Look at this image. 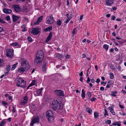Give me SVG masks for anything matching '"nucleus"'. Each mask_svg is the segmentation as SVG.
<instances>
[{
  "instance_id": "obj_1",
  "label": "nucleus",
  "mask_w": 126,
  "mask_h": 126,
  "mask_svg": "<svg viewBox=\"0 0 126 126\" xmlns=\"http://www.w3.org/2000/svg\"><path fill=\"white\" fill-rule=\"evenodd\" d=\"M16 85L21 88H25L26 86V82L22 78H19L16 81Z\"/></svg>"
},
{
  "instance_id": "obj_2",
  "label": "nucleus",
  "mask_w": 126,
  "mask_h": 126,
  "mask_svg": "<svg viewBox=\"0 0 126 126\" xmlns=\"http://www.w3.org/2000/svg\"><path fill=\"white\" fill-rule=\"evenodd\" d=\"M46 115L49 122H51L53 121L54 118L52 111L50 110H47L46 113Z\"/></svg>"
},
{
  "instance_id": "obj_3",
  "label": "nucleus",
  "mask_w": 126,
  "mask_h": 126,
  "mask_svg": "<svg viewBox=\"0 0 126 126\" xmlns=\"http://www.w3.org/2000/svg\"><path fill=\"white\" fill-rule=\"evenodd\" d=\"M50 105L53 110L55 111L58 108V106L59 104L56 102L55 100H54L53 101H51Z\"/></svg>"
},
{
  "instance_id": "obj_4",
  "label": "nucleus",
  "mask_w": 126,
  "mask_h": 126,
  "mask_svg": "<svg viewBox=\"0 0 126 126\" xmlns=\"http://www.w3.org/2000/svg\"><path fill=\"white\" fill-rule=\"evenodd\" d=\"M13 50L11 49H7L6 50V55L9 58H12L13 55Z\"/></svg>"
},
{
  "instance_id": "obj_5",
  "label": "nucleus",
  "mask_w": 126,
  "mask_h": 126,
  "mask_svg": "<svg viewBox=\"0 0 126 126\" xmlns=\"http://www.w3.org/2000/svg\"><path fill=\"white\" fill-rule=\"evenodd\" d=\"M54 19L52 16H49L47 18V23L49 24H53L54 22Z\"/></svg>"
},
{
  "instance_id": "obj_6",
  "label": "nucleus",
  "mask_w": 126,
  "mask_h": 126,
  "mask_svg": "<svg viewBox=\"0 0 126 126\" xmlns=\"http://www.w3.org/2000/svg\"><path fill=\"white\" fill-rule=\"evenodd\" d=\"M55 94L58 96H64V92L61 90H55L54 91Z\"/></svg>"
},
{
  "instance_id": "obj_7",
  "label": "nucleus",
  "mask_w": 126,
  "mask_h": 126,
  "mask_svg": "<svg viewBox=\"0 0 126 126\" xmlns=\"http://www.w3.org/2000/svg\"><path fill=\"white\" fill-rule=\"evenodd\" d=\"M39 119L38 117L35 116L32 120L31 122L30 125L31 126H33L34 124L35 123H38Z\"/></svg>"
},
{
  "instance_id": "obj_8",
  "label": "nucleus",
  "mask_w": 126,
  "mask_h": 126,
  "mask_svg": "<svg viewBox=\"0 0 126 126\" xmlns=\"http://www.w3.org/2000/svg\"><path fill=\"white\" fill-rule=\"evenodd\" d=\"M36 57H38V58L41 57L42 59H43L44 55L43 52L41 50H38L36 54Z\"/></svg>"
},
{
  "instance_id": "obj_9",
  "label": "nucleus",
  "mask_w": 126,
  "mask_h": 126,
  "mask_svg": "<svg viewBox=\"0 0 126 126\" xmlns=\"http://www.w3.org/2000/svg\"><path fill=\"white\" fill-rule=\"evenodd\" d=\"M39 28L36 27V28H33L31 32V33L34 35H36L39 34Z\"/></svg>"
},
{
  "instance_id": "obj_10",
  "label": "nucleus",
  "mask_w": 126,
  "mask_h": 126,
  "mask_svg": "<svg viewBox=\"0 0 126 126\" xmlns=\"http://www.w3.org/2000/svg\"><path fill=\"white\" fill-rule=\"evenodd\" d=\"M42 63V69L43 72H45L48 67V65L47 64L46 62L45 61L43 62Z\"/></svg>"
},
{
  "instance_id": "obj_11",
  "label": "nucleus",
  "mask_w": 126,
  "mask_h": 126,
  "mask_svg": "<svg viewBox=\"0 0 126 126\" xmlns=\"http://www.w3.org/2000/svg\"><path fill=\"white\" fill-rule=\"evenodd\" d=\"M43 59L41 58H38V57H36L35 60V64H40L42 61Z\"/></svg>"
},
{
  "instance_id": "obj_12",
  "label": "nucleus",
  "mask_w": 126,
  "mask_h": 126,
  "mask_svg": "<svg viewBox=\"0 0 126 126\" xmlns=\"http://www.w3.org/2000/svg\"><path fill=\"white\" fill-rule=\"evenodd\" d=\"M28 95L26 94V95L24 97V100H23L21 101L20 102V104L22 105H24L26 103L28 99Z\"/></svg>"
},
{
  "instance_id": "obj_13",
  "label": "nucleus",
  "mask_w": 126,
  "mask_h": 126,
  "mask_svg": "<svg viewBox=\"0 0 126 126\" xmlns=\"http://www.w3.org/2000/svg\"><path fill=\"white\" fill-rule=\"evenodd\" d=\"M4 13L6 14H10L12 12V10L10 9H7L4 8L3 9Z\"/></svg>"
},
{
  "instance_id": "obj_14",
  "label": "nucleus",
  "mask_w": 126,
  "mask_h": 126,
  "mask_svg": "<svg viewBox=\"0 0 126 126\" xmlns=\"http://www.w3.org/2000/svg\"><path fill=\"white\" fill-rule=\"evenodd\" d=\"M114 2L112 0H106L105 2L106 5L108 6H110Z\"/></svg>"
},
{
  "instance_id": "obj_15",
  "label": "nucleus",
  "mask_w": 126,
  "mask_h": 126,
  "mask_svg": "<svg viewBox=\"0 0 126 126\" xmlns=\"http://www.w3.org/2000/svg\"><path fill=\"white\" fill-rule=\"evenodd\" d=\"M43 90V88L42 87L41 88L37 89L36 91V96H42V91Z\"/></svg>"
},
{
  "instance_id": "obj_16",
  "label": "nucleus",
  "mask_w": 126,
  "mask_h": 126,
  "mask_svg": "<svg viewBox=\"0 0 126 126\" xmlns=\"http://www.w3.org/2000/svg\"><path fill=\"white\" fill-rule=\"evenodd\" d=\"M13 7L16 12H19L20 10V8L18 5H14L13 6Z\"/></svg>"
},
{
  "instance_id": "obj_17",
  "label": "nucleus",
  "mask_w": 126,
  "mask_h": 126,
  "mask_svg": "<svg viewBox=\"0 0 126 126\" xmlns=\"http://www.w3.org/2000/svg\"><path fill=\"white\" fill-rule=\"evenodd\" d=\"M19 17L14 15H12V19L13 22H15L19 18Z\"/></svg>"
},
{
  "instance_id": "obj_18",
  "label": "nucleus",
  "mask_w": 126,
  "mask_h": 126,
  "mask_svg": "<svg viewBox=\"0 0 126 126\" xmlns=\"http://www.w3.org/2000/svg\"><path fill=\"white\" fill-rule=\"evenodd\" d=\"M52 32H50L49 33L48 36L46 40V42H48L51 39L52 36Z\"/></svg>"
},
{
  "instance_id": "obj_19",
  "label": "nucleus",
  "mask_w": 126,
  "mask_h": 126,
  "mask_svg": "<svg viewBox=\"0 0 126 126\" xmlns=\"http://www.w3.org/2000/svg\"><path fill=\"white\" fill-rule=\"evenodd\" d=\"M23 66L24 67V69L25 71L28 70L30 68V66L28 63L25 64Z\"/></svg>"
},
{
  "instance_id": "obj_20",
  "label": "nucleus",
  "mask_w": 126,
  "mask_h": 126,
  "mask_svg": "<svg viewBox=\"0 0 126 126\" xmlns=\"http://www.w3.org/2000/svg\"><path fill=\"white\" fill-rule=\"evenodd\" d=\"M56 102L58 103L59 105L62 103V98L61 97L57 98L56 100H55Z\"/></svg>"
},
{
  "instance_id": "obj_21",
  "label": "nucleus",
  "mask_w": 126,
  "mask_h": 126,
  "mask_svg": "<svg viewBox=\"0 0 126 126\" xmlns=\"http://www.w3.org/2000/svg\"><path fill=\"white\" fill-rule=\"evenodd\" d=\"M52 26H50L45 29L44 30V31L45 32H47L48 31H50L52 29Z\"/></svg>"
},
{
  "instance_id": "obj_22",
  "label": "nucleus",
  "mask_w": 126,
  "mask_h": 126,
  "mask_svg": "<svg viewBox=\"0 0 126 126\" xmlns=\"http://www.w3.org/2000/svg\"><path fill=\"white\" fill-rule=\"evenodd\" d=\"M108 109L110 110V112L113 115H115V113L114 111L113 108L111 107H109Z\"/></svg>"
},
{
  "instance_id": "obj_23",
  "label": "nucleus",
  "mask_w": 126,
  "mask_h": 126,
  "mask_svg": "<svg viewBox=\"0 0 126 126\" xmlns=\"http://www.w3.org/2000/svg\"><path fill=\"white\" fill-rule=\"evenodd\" d=\"M2 105L4 106L6 108H7L8 107V103L7 102H6L4 101H2L1 102Z\"/></svg>"
},
{
  "instance_id": "obj_24",
  "label": "nucleus",
  "mask_w": 126,
  "mask_h": 126,
  "mask_svg": "<svg viewBox=\"0 0 126 126\" xmlns=\"http://www.w3.org/2000/svg\"><path fill=\"white\" fill-rule=\"evenodd\" d=\"M21 28H22V31L23 32L26 31H27L26 28L25 26V25L24 24L23 25L21 26Z\"/></svg>"
},
{
  "instance_id": "obj_25",
  "label": "nucleus",
  "mask_w": 126,
  "mask_h": 126,
  "mask_svg": "<svg viewBox=\"0 0 126 126\" xmlns=\"http://www.w3.org/2000/svg\"><path fill=\"white\" fill-rule=\"evenodd\" d=\"M6 124L5 120V119L3 120L0 123V126H3Z\"/></svg>"
},
{
  "instance_id": "obj_26",
  "label": "nucleus",
  "mask_w": 126,
  "mask_h": 126,
  "mask_svg": "<svg viewBox=\"0 0 126 126\" xmlns=\"http://www.w3.org/2000/svg\"><path fill=\"white\" fill-rule=\"evenodd\" d=\"M81 97L83 99L85 97V94L84 91V89L82 90V93L81 94Z\"/></svg>"
},
{
  "instance_id": "obj_27",
  "label": "nucleus",
  "mask_w": 126,
  "mask_h": 126,
  "mask_svg": "<svg viewBox=\"0 0 126 126\" xmlns=\"http://www.w3.org/2000/svg\"><path fill=\"white\" fill-rule=\"evenodd\" d=\"M86 110L90 114H91L92 112V110L90 108H87L86 109Z\"/></svg>"
},
{
  "instance_id": "obj_28",
  "label": "nucleus",
  "mask_w": 126,
  "mask_h": 126,
  "mask_svg": "<svg viewBox=\"0 0 126 126\" xmlns=\"http://www.w3.org/2000/svg\"><path fill=\"white\" fill-rule=\"evenodd\" d=\"M56 23L58 26H61L62 24L61 21L59 19H58L56 21Z\"/></svg>"
},
{
  "instance_id": "obj_29",
  "label": "nucleus",
  "mask_w": 126,
  "mask_h": 126,
  "mask_svg": "<svg viewBox=\"0 0 126 126\" xmlns=\"http://www.w3.org/2000/svg\"><path fill=\"white\" fill-rule=\"evenodd\" d=\"M4 60L2 59H1L0 58V67L4 65Z\"/></svg>"
},
{
  "instance_id": "obj_30",
  "label": "nucleus",
  "mask_w": 126,
  "mask_h": 126,
  "mask_svg": "<svg viewBox=\"0 0 126 126\" xmlns=\"http://www.w3.org/2000/svg\"><path fill=\"white\" fill-rule=\"evenodd\" d=\"M21 61L22 62H21V64L22 65H24L25 64L28 63V62H26L25 59L23 58L21 59Z\"/></svg>"
},
{
  "instance_id": "obj_31",
  "label": "nucleus",
  "mask_w": 126,
  "mask_h": 126,
  "mask_svg": "<svg viewBox=\"0 0 126 126\" xmlns=\"http://www.w3.org/2000/svg\"><path fill=\"white\" fill-rule=\"evenodd\" d=\"M25 69L21 67L18 69V71L20 73H23Z\"/></svg>"
},
{
  "instance_id": "obj_32",
  "label": "nucleus",
  "mask_w": 126,
  "mask_h": 126,
  "mask_svg": "<svg viewBox=\"0 0 126 126\" xmlns=\"http://www.w3.org/2000/svg\"><path fill=\"white\" fill-rule=\"evenodd\" d=\"M18 64L17 63H16L15 64H14L13 65H12V67H11V70H14L15 68H16V66Z\"/></svg>"
},
{
  "instance_id": "obj_33",
  "label": "nucleus",
  "mask_w": 126,
  "mask_h": 126,
  "mask_svg": "<svg viewBox=\"0 0 126 126\" xmlns=\"http://www.w3.org/2000/svg\"><path fill=\"white\" fill-rule=\"evenodd\" d=\"M94 118L95 119H96L99 116L98 113V112H95L94 113Z\"/></svg>"
},
{
  "instance_id": "obj_34",
  "label": "nucleus",
  "mask_w": 126,
  "mask_h": 126,
  "mask_svg": "<svg viewBox=\"0 0 126 126\" xmlns=\"http://www.w3.org/2000/svg\"><path fill=\"white\" fill-rule=\"evenodd\" d=\"M103 48L105 49L106 51H107L108 50L109 48V46L106 44H104L103 45Z\"/></svg>"
},
{
  "instance_id": "obj_35",
  "label": "nucleus",
  "mask_w": 126,
  "mask_h": 126,
  "mask_svg": "<svg viewBox=\"0 0 126 126\" xmlns=\"http://www.w3.org/2000/svg\"><path fill=\"white\" fill-rule=\"evenodd\" d=\"M110 78L111 79H113L114 78V76L113 73L110 72L109 73Z\"/></svg>"
},
{
  "instance_id": "obj_36",
  "label": "nucleus",
  "mask_w": 126,
  "mask_h": 126,
  "mask_svg": "<svg viewBox=\"0 0 126 126\" xmlns=\"http://www.w3.org/2000/svg\"><path fill=\"white\" fill-rule=\"evenodd\" d=\"M10 66L9 65H8L5 68V70H6L7 71H10Z\"/></svg>"
},
{
  "instance_id": "obj_37",
  "label": "nucleus",
  "mask_w": 126,
  "mask_h": 126,
  "mask_svg": "<svg viewBox=\"0 0 126 126\" xmlns=\"http://www.w3.org/2000/svg\"><path fill=\"white\" fill-rule=\"evenodd\" d=\"M105 117H106V115L108 116L109 114L108 113V111L106 109L104 110V114Z\"/></svg>"
},
{
  "instance_id": "obj_38",
  "label": "nucleus",
  "mask_w": 126,
  "mask_h": 126,
  "mask_svg": "<svg viewBox=\"0 0 126 126\" xmlns=\"http://www.w3.org/2000/svg\"><path fill=\"white\" fill-rule=\"evenodd\" d=\"M11 45L12 46H15L17 47L18 46V44L16 43H14L11 44Z\"/></svg>"
},
{
  "instance_id": "obj_39",
  "label": "nucleus",
  "mask_w": 126,
  "mask_h": 126,
  "mask_svg": "<svg viewBox=\"0 0 126 126\" xmlns=\"http://www.w3.org/2000/svg\"><path fill=\"white\" fill-rule=\"evenodd\" d=\"M113 83L109 84L108 83L107 85H106V87L107 88H110L111 87V86L113 85Z\"/></svg>"
},
{
  "instance_id": "obj_40",
  "label": "nucleus",
  "mask_w": 126,
  "mask_h": 126,
  "mask_svg": "<svg viewBox=\"0 0 126 126\" xmlns=\"http://www.w3.org/2000/svg\"><path fill=\"white\" fill-rule=\"evenodd\" d=\"M117 93V92L116 91H114L111 94V95L113 97H115L116 96L115 94Z\"/></svg>"
},
{
  "instance_id": "obj_41",
  "label": "nucleus",
  "mask_w": 126,
  "mask_h": 126,
  "mask_svg": "<svg viewBox=\"0 0 126 126\" xmlns=\"http://www.w3.org/2000/svg\"><path fill=\"white\" fill-rule=\"evenodd\" d=\"M56 57L58 59H60L62 57V55L60 54L59 53H58L57 54Z\"/></svg>"
},
{
  "instance_id": "obj_42",
  "label": "nucleus",
  "mask_w": 126,
  "mask_h": 126,
  "mask_svg": "<svg viewBox=\"0 0 126 126\" xmlns=\"http://www.w3.org/2000/svg\"><path fill=\"white\" fill-rule=\"evenodd\" d=\"M43 16H41L40 17H39L37 20L38 21L40 22H41L42 20Z\"/></svg>"
},
{
  "instance_id": "obj_43",
  "label": "nucleus",
  "mask_w": 126,
  "mask_h": 126,
  "mask_svg": "<svg viewBox=\"0 0 126 126\" xmlns=\"http://www.w3.org/2000/svg\"><path fill=\"white\" fill-rule=\"evenodd\" d=\"M28 41L29 42H31L32 40V38L30 36L28 37L27 38Z\"/></svg>"
},
{
  "instance_id": "obj_44",
  "label": "nucleus",
  "mask_w": 126,
  "mask_h": 126,
  "mask_svg": "<svg viewBox=\"0 0 126 126\" xmlns=\"http://www.w3.org/2000/svg\"><path fill=\"white\" fill-rule=\"evenodd\" d=\"M59 105V109H62V108L63 107V104L62 103H61Z\"/></svg>"
},
{
  "instance_id": "obj_45",
  "label": "nucleus",
  "mask_w": 126,
  "mask_h": 126,
  "mask_svg": "<svg viewBox=\"0 0 126 126\" xmlns=\"http://www.w3.org/2000/svg\"><path fill=\"white\" fill-rule=\"evenodd\" d=\"M23 20L27 21V22H29V19H28L26 17H23Z\"/></svg>"
},
{
  "instance_id": "obj_46",
  "label": "nucleus",
  "mask_w": 126,
  "mask_h": 126,
  "mask_svg": "<svg viewBox=\"0 0 126 126\" xmlns=\"http://www.w3.org/2000/svg\"><path fill=\"white\" fill-rule=\"evenodd\" d=\"M87 94L89 97H91L92 96V94L90 92H87Z\"/></svg>"
},
{
  "instance_id": "obj_47",
  "label": "nucleus",
  "mask_w": 126,
  "mask_h": 126,
  "mask_svg": "<svg viewBox=\"0 0 126 126\" xmlns=\"http://www.w3.org/2000/svg\"><path fill=\"white\" fill-rule=\"evenodd\" d=\"M39 23L40 22L39 21L37 20L33 24L34 25H38Z\"/></svg>"
},
{
  "instance_id": "obj_48",
  "label": "nucleus",
  "mask_w": 126,
  "mask_h": 126,
  "mask_svg": "<svg viewBox=\"0 0 126 126\" xmlns=\"http://www.w3.org/2000/svg\"><path fill=\"white\" fill-rule=\"evenodd\" d=\"M106 123L107 124H110L111 123V121L110 120H108L106 121Z\"/></svg>"
},
{
  "instance_id": "obj_49",
  "label": "nucleus",
  "mask_w": 126,
  "mask_h": 126,
  "mask_svg": "<svg viewBox=\"0 0 126 126\" xmlns=\"http://www.w3.org/2000/svg\"><path fill=\"white\" fill-rule=\"evenodd\" d=\"M76 30V28H75L73 29V31L72 32V33L73 34V36H74L75 33V31Z\"/></svg>"
},
{
  "instance_id": "obj_50",
  "label": "nucleus",
  "mask_w": 126,
  "mask_h": 126,
  "mask_svg": "<svg viewBox=\"0 0 126 126\" xmlns=\"http://www.w3.org/2000/svg\"><path fill=\"white\" fill-rule=\"evenodd\" d=\"M9 71H7L6 70H5L4 71V74L5 75V76H7V75L9 73Z\"/></svg>"
},
{
  "instance_id": "obj_51",
  "label": "nucleus",
  "mask_w": 126,
  "mask_h": 126,
  "mask_svg": "<svg viewBox=\"0 0 126 126\" xmlns=\"http://www.w3.org/2000/svg\"><path fill=\"white\" fill-rule=\"evenodd\" d=\"M96 100V99L94 98V97H93L90 100L92 101H94Z\"/></svg>"
},
{
  "instance_id": "obj_52",
  "label": "nucleus",
  "mask_w": 126,
  "mask_h": 126,
  "mask_svg": "<svg viewBox=\"0 0 126 126\" xmlns=\"http://www.w3.org/2000/svg\"><path fill=\"white\" fill-rule=\"evenodd\" d=\"M6 19L7 20L9 21L10 20V16H8L6 17Z\"/></svg>"
},
{
  "instance_id": "obj_53",
  "label": "nucleus",
  "mask_w": 126,
  "mask_h": 126,
  "mask_svg": "<svg viewBox=\"0 0 126 126\" xmlns=\"http://www.w3.org/2000/svg\"><path fill=\"white\" fill-rule=\"evenodd\" d=\"M32 108H33V110H35L36 109V107L34 105H32Z\"/></svg>"
},
{
  "instance_id": "obj_54",
  "label": "nucleus",
  "mask_w": 126,
  "mask_h": 126,
  "mask_svg": "<svg viewBox=\"0 0 126 126\" xmlns=\"http://www.w3.org/2000/svg\"><path fill=\"white\" fill-rule=\"evenodd\" d=\"M119 122H116L115 123H113L112 124V125L113 126H116L118 124Z\"/></svg>"
},
{
  "instance_id": "obj_55",
  "label": "nucleus",
  "mask_w": 126,
  "mask_h": 126,
  "mask_svg": "<svg viewBox=\"0 0 126 126\" xmlns=\"http://www.w3.org/2000/svg\"><path fill=\"white\" fill-rule=\"evenodd\" d=\"M36 82V80H32L31 83L33 85H34Z\"/></svg>"
},
{
  "instance_id": "obj_56",
  "label": "nucleus",
  "mask_w": 126,
  "mask_h": 126,
  "mask_svg": "<svg viewBox=\"0 0 126 126\" xmlns=\"http://www.w3.org/2000/svg\"><path fill=\"white\" fill-rule=\"evenodd\" d=\"M13 110H12V111L13 113H14L15 111L16 110H15V108L14 106H13Z\"/></svg>"
},
{
  "instance_id": "obj_57",
  "label": "nucleus",
  "mask_w": 126,
  "mask_h": 126,
  "mask_svg": "<svg viewBox=\"0 0 126 126\" xmlns=\"http://www.w3.org/2000/svg\"><path fill=\"white\" fill-rule=\"evenodd\" d=\"M111 20H114L115 19V16H111Z\"/></svg>"
},
{
  "instance_id": "obj_58",
  "label": "nucleus",
  "mask_w": 126,
  "mask_h": 126,
  "mask_svg": "<svg viewBox=\"0 0 126 126\" xmlns=\"http://www.w3.org/2000/svg\"><path fill=\"white\" fill-rule=\"evenodd\" d=\"M117 41L121 44H123L124 43V40H123L122 41Z\"/></svg>"
},
{
  "instance_id": "obj_59",
  "label": "nucleus",
  "mask_w": 126,
  "mask_h": 126,
  "mask_svg": "<svg viewBox=\"0 0 126 126\" xmlns=\"http://www.w3.org/2000/svg\"><path fill=\"white\" fill-rule=\"evenodd\" d=\"M100 90L101 91H103L104 90V88L103 87H100Z\"/></svg>"
},
{
  "instance_id": "obj_60",
  "label": "nucleus",
  "mask_w": 126,
  "mask_h": 126,
  "mask_svg": "<svg viewBox=\"0 0 126 126\" xmlns=\"http://www.w3.org/2000/svg\"><path fill=\"white\" fill-rule=\"evenodd\" d=\"M90 79L89 77L87 78V83H89V82H90Z\"/></svg>"
},
{
  "instance_id": "obj_61",
  "label": "nucleus",
  "mask_w": 126,
  "mask_h": 126,
  "mask_svg": "<svg viewBox=\"0 0 126 126\" xmlns=\"http://www.w3.org/2000/svg\"><path fill=\"white\" fill-rule=\"evenodd\" d=\"M65 57L67 59H68L69 58L70 56L69 55L67 54L66 55Z\"/></svg>"
},
{
  "instance_id": "obj_62",
  "label": "nucleus",
  "mask_w": 126,
  "mask_h": 126,
  "mask_svg": "<svg viewBox=\"0 0 126 126\" xmlns=\"http://www.w3.org/2000/svg\"><path fill=\"white\" fill-rule=\"evenodd\" d=\"M117 9V8L116 7H112V8L111 9V10H112L115 11Z\"/></svg>"
},
{
  "instance_id": "obj_63",
  "label": "nucleus",
  "mask_w": 126,
  "mask_h": 126,
  "mask_svg": "<svg viewBox=\"0 0 126 126\" xmlns=\"http://www.w3.org/2000/svg\"><path fill=\"white\" fill-rule=\"evenodd\" d=\"M70 19H67V20L66 21H65L64 22H65L66 23H68V22L70 21Z\"/></svg>"
},
{
  "instance_id": "obj_64",
  "label": "nucleus",
  "mask_w": 126,
  "mask_h": 126,
  "mask_svg": "<svg viewBox=\"0 0 126 126\" xmlns=\"http://www.w3.org/2000/svg\"><path fill=\"white\" fill-rule=\"evenodd\" d=\"M100 82V79H96V82L97 83H99Z\"/></svg>"
}]
</instances>
